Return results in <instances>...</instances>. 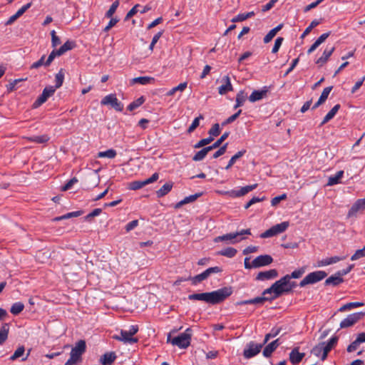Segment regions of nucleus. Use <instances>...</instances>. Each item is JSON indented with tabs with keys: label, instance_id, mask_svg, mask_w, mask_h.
Instances as JSON below:
<instances>
[{
	"label": "nucleus",
	"instance_id": "obj_1",
	"mask_svg": "<svg viewBox=\"0 0 365 365\" xmlns=\"http://www.w3.org/2000/svg\"><path fill=\"white\" fill-rule=\"evenodd\" d=\"M232 293L231 287H225L210 292L192 294L188 296V299L190 300L203 301L211 304H217L225 301Z\"/></svg>",
	"mask_w": 365,
	"mask_h": 365
},
{
	"label": "nucleus",
	"instance_id": "obj_2",
	"mask_svg": "<svg viewBox=\"0 0 365 365\" xmlns=\"http://www.w3.org/2000/svg\"><path fill=\"white\" fill-rule=\"evenodd\" d=\"M289 279H290V277H289V274L285 275L280 279L276 281L269 288L266 289L263 292L262 295L273 293L274 296L270 298L271 300L280 297L283 293H289Z\"/></svg>",
	"mask_w": 365,
	"mask_h": 365
},
{
	"label": "nucleus",
	"instance_id": "obj_3",
	"mask_svg": "<svg viewBox=\"0 0 365 365\" xmlns=\"http://www.w3.org/2000/svg\"><path fill=\"white\" fill-rule=\"evenodd\" d=\"M178 330V329L172 330V331L168 335L167 342L180 349H186L190 344L192 329L190 328H187L184 333L171 339V334L177 332Z\"/></svg>",
	"mask_w": 365,
	"mask_h": 365
},
{
	"label": "nucleus",
	"instance_id": "obj_4",
	"mask_svg": "<svg viewBox=\"0 0 365 365\" xmlns=\"http://www.w3.org/2000/svg\"><path fill=\"white\" fill-rule=\"evenodd\" d=\"M337 341L338 336H333L327 343L321 342L317 344L312 349L311 353L317 357L321 356L322 360L324 361L327 359L328 353L336 345Z\"/></svg>",
	"mask_w": 365,
	"mask_h": 365
},
{
	"label": "nucleus",
	"instance_id": "obj_5",
	"mask_svg": "<svg viewBox=\"0 0 365 365\" xmlns=\"http://www.w3.org/2000/svg\"><path fill=\"white\" fill-rule=\"evenodd\" d=\"M86 344L84 340H79L72 348L70 358L65 363V365H74L81 359V356L86 351Z\"/></svg>",
	"mask_w": 365,
	"mask_h": 365
},
{
	"label": "nucleus",
	"instance_id": "obj_6",
	"mask_svg": "<svg viewBox=\"0 0 365 365\" xmlns=\"http://www.w3.org/2000/svg\"><path fill=\"white\" fill-rule=\"evenodd\" d=\"M250 234V230H242L240 232H230L222 236H218L215 238L214 242H218L225 241L227 242V243L235 244L243 239V237H242V235Z\"/></svg>",
	"mask_w": 365,
	"mask_h": 365
},
{
	"label": "nucleus",
	"instance_id": "obj_7",
	"mask_svg": "<svg viewBox=\"0 0 365 365\" xmlns=\"http://www.w3.org/2000/svg\"><path fill=\"white\" fill-rule=\"evenodd\" d=\"M327 274L324 271H315L308 274L299 283V286L303 287L307 284L317 283L327 277Z\"/></svg>",
	"mask_w": 365,
	"mask_h": 365
},
{
	"label": "nucleus",
	"instance_id": "obj_8",
	"mask_svg": "<svg viewBox=\"0 0 365 365\" xmlns=\"http://www.w3.org/2000/svg\"><path fill=\"white\" fill-rule=\"evenodd\" d=\"M102 106L110 105L113 108L117 111H122L123 110V104L120 102L116 98L115 94H109L106 96L101 101Z\"/></svg>",
	"mask_w": 365,
	"mask_h": 365
},
{
	"label": "nucleus",
	"instance_id": "obj_9",
	"mask_svg": "<svg viewBox=\"0 0 365 365\" xmlns=\"http://www.w3.org/2000/svg\"><path fill=\"white\" fill-rule=\"evenodd\" d=\"M365 316V312H356L351 314L346 317L344 319H343L340 323V328L344 329L348 328L356 322H358L360 319H361Z\"/></svg>",
	"mask_w": 365,
	"mask_h": 365
},
{
	"label": "nucleus",
	"instance_id": "obj_10",
	"mask_svg": "<svg viewBox=\"0 0 365 365\" xmlns=\"http://www.w3.org/2000/svg\"><path fill=\"white\" fill-rule=\"evenodd\" d=\"M56 91V88L52 86H46L43 90L42 93L38 96V98L35 101L33 104L34 108H38L44 103L48 98L53 95Z\"/></svg>",
	"mask_w": 365,
	"mask_h": 365
},
{
	"label": "nucleus",
	"instance_id": "obj_11",
	"mask_svg": "<svg viewBox=\"0 0 365 365\" xmlns=\"http://www.w3.org/2000/svg\"><path fill=\"white\" fill-rule=\"evenodd\" d=\"M159 178V175L157 173H155L152 175V176L145 180H136L130 182V189L136 190L142 188L145 185L155 182Z\"/></svg>",
	"mask_w": 365,
	"mask_h": 365
},
{
	"label": "nucleus",
	"instance_id": "obj_12",
	"mask_svg": "<svg viewBox=\"0 0 365 365\" xmlns=\"http://www.w3.org/2000/svg\"><path fill=\"white\" fill-rule=\"evenodd\" d=\"M264 344H257L253 341L247 344V349L244 350L243 355L245 358L250 359L257 355L261 351V349Z\"/></svg>",
	"mask_w": 365,
	"mask_h": 365
},
{
	"label": "nucleus",
	"instance_id": "obj_13",
	"mask_svg": "<svg viewBox=\"0 0 365 365\" xmlns=\"http://www.w3.org/2000/svg\"><path fill=\"white\" fill-rule=\"evenodd\" d=\"M120 335H114L113 338L118 341H123L125 344H134L138 341V339L133 337L128 331L122 329L120 331Z\"/></svg>",
	"mask_w": 365,
	"mask_h": 365
},
{
	"label": "nucleus",
	"instance_id": "obj_14",
	"mask_svg": "<svg viewBox=\"0 0 365 365\" xmlns=\"http://www.w3.org/2000/svg\"><path fill=\"white\" fill-rule=\"evenodd\" d=\"M273 262V259L270 255H264L257 257L252 261L253 267H260L270 264Z\"/></svg>",
	"mask_w": 365,
	"mask_h": 365
},
{
	"label": "nucleus",
	"instance_id": "obj_15",
	"mask_svg": "<svg viewBox=\"0 0 365 365\" xmlns=\"http://www.w3.org/2000/svg\"><path fill=\"white\" fill-rule=\"evenodd\" d=\"M365 210V198L357 200L349 210L347 216L351 217L356 216V214Z\"/></svg>",
	"mask_w": 365,
	"mask_h": 365
},
{
	"label": "nucleus",
	"instance_id": "obj_16",
	"mask_svg": "<svg viewBox=\"0 0 365 365\" xmlns=\"http://www.w3.org/2000/svg\"><path fill=\"white\" fill-rule=\"evenodd\" d=\"M277 276V271L275 269H272L267 271L259 272L256 277V279L259 281H264L276 278Z\"/></svg>",
	"mask_w": 365,
	"mask_h": 365
},
{
	"label": "nucleus",
	"instance_id": "obj_17",
	"mask_svg": "<svg viewBox=\"0 0 365 365\" xmlns=\"http://www.w3.org/2000/svg\"><path fill=\"white\" fill-rule=\"evenodd\" d=\"M268 92V88L264 86L262 90H255L249 96L248 99L250 102L254 103L264 98Z\"/></svg>",
	"mask_w": 365,
	"mask_h": 365
},
{
	"label": "nucleus",
	"instance_id": "obj_18",
	"mask_svg": "<svg viewBox=\"0 0 365 365\" xmlns=\"http://www.w3.org/2000/svg\"><path fill=\"white\" fill-rule=\"evenodd\" d=\"M222 82H223L224 84L218 88V93L220 95H225L228 91H232L233 90L232 85L230 82V78L228 76H223L222 78Z\"/></svg>",
	"mask_w": 365,
	"mask_h": 365
},
{
	"label": "nucleus",
	"instance_id": "obj_19",
	"mask_svg": "<svg viewBox=\"0 0 365 365\" xmlns=\"http://www.w3.org/2000/svg\"><path fill=\"white\" fill-rule=\"evenodd\" d=\"M257 185H258L256 183V184L242 187L238 190H232L231 196L235 197H239L245 195L249 192H251L253 190H255V188H257Z\"/></svg>",
	"mask_w": 365,
	"mask_h": 365
},
{
	"label": "nucleus",
	"instance_id": "obj_20",
	"mask_svg": "<svg viewBox=\"0 0 365 365\" xmlns=\"http://www.w3.org/2000/svg\"><path fill=\"white\" fill-rule=\"evenodd\" d=\"M299 347L294 348L289 353V361L293 364H297L302 361L305 356L304 353H300L299 351Z\"/></svg>",
	"mask_w": 365,
	"mask_h": 365
},
{
	"label": "nucleus",
	"instance_id": "obj_21",
	"mask_svg": "<svg viewBox=\"0 0 365 365\" xmlns=\"http://www.w3.org/2000/svg\"><path fill=\"white\" fill-rule=\"evenodd\" d=\"M280 344L279 339H277L268 344L263 350V356L267 358L270 357L272 354L277 349Z\"/></svg>",
	"mask_w": 365,
	"mask_h": 365
},
{
	"label": "nucleus",
	"instance_id": "obj_22",
	"mask_svg": "<svg viewBox=\"0 0 365 365\" xmlns=\"http://www.w3.org/2000/svg\"><path fill=\"white\" fill-rule=\"evenodd\" d=\"M334 50L335 48L334 46L330 48L327 47L324 51L322 56L316 61V63L319 66H322L326 63Z\"/></svg>",
	"mask_w": 365,
	"mask_h": 365
},
{
	"label": "nucleus",
	"instance_id": "obj_23",
	"mask_svg": "<svg viewBox=\"0 0 365 365\" xmlns=\"http://www.w3.org/2000/svg\"><path fill=\"white\" fill-rule=\"evenodd\" d=\"M116 359V354L113 351L105 353L100 359L102 365H111Z\"/></svg>",
	"mask_w": 365,
	"mask_h": 365
},
{
	"label": "nucleus",
	"instance_id": "obj_24",
	"mask_svg": "<svg viewBox=\"0 0 365 365\" xmlns=\"http://www.w3.org/2000/svg\"><path fill=\"white\" fill-rule=\"evenodd\" d=\"M344 279L341 275L339 274V272H337L335 274L330 276L325 280L326 285H331V286H337L342 283Z\"/></svg>",
	"mask_w": 365,
	"mask_h": 365
},
{
	"label": "nucleus",
	"instance_id": "obj_25",
	"mask_svg": "<svg viewBox=\"0 0 365 365\" xmlns=\"http://www.w3.org/2000/svg\"><path fill=\"white\" fill-rule=\"evenodd\" d=\"M269 299L268 297H265V295H263L262 297H257L252 299L237 302V305L263 304L265 301Z\"/></svg>",
	"mask_w": 365,
	"mask_h": 365
},
{
	"label": "nucleus",
	"instance_id": "obj_26",
	"mask_svg": "<svg viewBox=\"0 0 365 365\" xmlns=\"http://www.w3.org/2000/svg\"><path fill=\"white\" fill-rule=\"evenodd\" d=\"M340 105L339 104H336L329 111V113L325 115V117L324 118L323 120L321 122L319 126H322L324 125V124H326L327 123H328L330 120H331L334 115L336 114V113L338 112V110H339L340 108Z\"/></svg>",
	"mask_w": 365,
	"mask_h": 365
},
{
	"label": "nucleus",
	"instance_id": "obj_27",
	"mask_svg": "<svg viewBox=\"0 0 365 365\" xmlns=\"http://www.w3.org/2000/svg\"><path fill=\"white\" fill-rule=\"evenodd\" d=\"M282 330V327H273L271 329L270 332H269L268 334H265L264 339V341H263V344H267V342L271 338H274V337H276L277 336H278L281 333Z\"/></svg>",
	"mask_w": 365,
	"mask_h": 365
},
{
	"label": "nucleus",
	"instance_id": "obj_28",
	"mask_svg": "<svg viewBox=\"0 0 365 365\" xmlns=\"http://www.w3.org/2000/svg\"><path fill=\"white\" fill-rule=\"evenodd\" d=\"M173 182H167L163 185L158 190L156 191L158 197H162L167 195L173 188Z\"/></svg>",
	"mask_w": 365,
	"mask_h": 365
},
{
	"label": "nucleus",
	"instance_id": "obj_29",
	"mask_svg": "<svg viewBox=\"0 0 365 365\" xmlns=\"http://www.w3.org/2000/svg\"><path fill=\"white\" fill-rule=\"evenodd\" d=\"M247 98V94L244 91H240L236 95V104L235 105L234 108L242 106Z\"/></svg>",
	"mask_w": 365,
	"mask_h": 365
},
{
	"label": "nucleus",
	"instance_id": "obj_30",
	"mask_svg": "<svg viewBox=\"0 0 365 365\" xmlns=\"http://www.w3.org/2000/svg\"><path fill=\"white\" fill-rule=\"evenodd\" d=\"M282 27H283V24H279L275 28H274L272 30H270L268 32V34L264 36V43H267L269 41H271V40L275 36L277 33L282 29Z\"/></svg>",
	"mask_w": 365,
	"mask_h": 365
},
{
	"label": "nucleus",
	"instance_id": "obj_31",
	"mask_svg": "<svg viewBox=\"0 0 365 365\" xmlns=\"http://www.w3.org/2000/svg\"><path fill=\"white\" fill-rule=\"evenodd\" d=\"M344 171L339 170L334 175H331L329 178L327 185L332 186L340 182V180L343 177Z\"/></svg>",
	"mask_w": 365,
	"mask_h": 365
},
{
	"label": "nucleus",
	"instance_id": "obj_32",
	"mask_svg": "<svg viewBox=\"0 0 365 365\" xmlns=\"http://www.w3.org/2000/svg\"><path fill=\"white\" fill-rule=\"evenodd\" d=\"M154 81V78L148 76H140L134 78L131 80V84L140 83L141 85H147Z\"/></svg>",
	"mask_w": 365,
	"mask_h": 365
},
{
	"label": "nucleus",
	"instance_id": "obj_33",
	"mask_svg": "<svg viewBox=\"0 0 365 365\" xmlns=\"http://www.w3.org/2000/svg\"><path fill=\"white\" fill-rule=\"evenodd\" d=\"M76 46V43L72 41H67L65 42L58 49H57L58 53L60 55L64 54L66 51L73 49Z\"/></svg>",
	"mask_w": 365,
	"mask_h": 365
},
{
	"label": "nucleus",
	"instance_id": "obj_34",
	"mask_svg": "<svg viewBox=\"0 0 365 365\" xmlns=\"http://www.w3.org/2000/svg\"><path fill=\"white\" fill-rule=\"evenodd\" d=\"M222 272V269L220 267H213L207 269L205 271L202 272L200 274L203 280L207 279L211 274L219 273Z\"/></svg>",
	"mask_w": 365,
	"mask_h": 365
},
{
	"label": "nucleus",
	"instance_id": "obj_35",
	"mask_svg": "<svg viewBox=\"0 0 365 365\" xmlns=\"http://www.w3.org/2000/svg\"><path fill=\"white\" fill-rule=\"evenodd\" d=\"M202 195V193H196L195 195H191L190 196L185 197L182 200L180 201L176 204L175 207L178 208L180 206L187 204L196 200L199 197Z\"/></svg>",
	"mask_w": 365,
	"mask_h": 365
},
{
	"label": "nucleus",
	"instance_id": "obj_36",
	"mask_svg": "<svg viewBox=\"0 0 365 365\" xmlns=\"http://www.w3.org/2000/svg\"><path fill=\"white\" fill-rule=\"evenodd\" d=\"M64 76H65V73H64L63 68H61L59 70V71L56 74L55 86H53L54 88H56V90L57 88H59L63 85V80H64Z\"/></svg>",
	"mask_w": 365,
	"mask_h": 365
},
{
	"label": "nucleus",
	"instance_id": "obj_37",
	"mask_svg": "<svg viewBox=\"0 0 365 365\" xmlns=\"http://www.w3.org/2000/svg\"><path fill=\"white\" fill-rule=\"evenodd\" d=\"M237 251L233 247H227L224 250L219 251L217 254L218 255L225 256L229 258H232L235 256Z\"/></svg>",
	"mask_w": 365,
	"mask_h": 365
},
{
	"label": "nucleus",
	"instance_id": "obj_38",
	"mask_svg": "<svg viewBox=\"0 0 365 365\" xmlns=\"http://www.w3.org/2000/svg\"><path fill=\"white\" fill-rule=\"evenodd\" d=\"M28 140L35 143L41 144L48 141L49 137L47 135H36L27 138Z\"/></svg>",
	"mask_w": 365,
	"mask_h": 365
},
{
	"label": "nucleus",
	"instance_id": "obj_39",
	"mask_svg": "<svg viewBox=\"0 0 365 365\" xmlns=\"http://www.w3.org/2000/svg\"><path fill=\"white\" fill-rule=\"evenodd\" d=\"M246 153V150H242L238 151L235 155H234L228 162V164L225 167L226 170H229L231 167L236 163V161L242 157Z\"/></svg>",
	"mask_w": 365,
	"mask_h": 365
},
{
	"label": "nucleus",
	"instance_id": "obj_40",
	"mask_svg": "<svg viewBox=\"0 0 365 365\" xmlns=\"http://www.w3.org/2000/svg\"><path fill=\"white\" fill-rule=\"evenodd\" d=\"M9 324H4L0 329V345L3 344L8 338L9 335Z\"/></svg>",
	"mask_w": 365,
	"mask_h": 365
},
{
	"label": "nucleus",
	"instance_id": "obj_41",
	"mask_svg": "<svg viewBox=\"0 0 365 365\" xmlns=\"http://www.w3.org/2000/svg\"><path fill=\"white\" fill-rule=\"evenodd\" d=\"M83 213V211H82V210L71 212H68L66 215H63L62 216L56 217L52 219V220L53 221H58V220H66V219H68V218L73 217H78V216H81Z\"/></svg>",
	"mask_w": 365,
	"mask_h": 365
},
{
	"label": "nucleus",
	"instance_id": "obj_42",
	"mask_svg": "<svg viewBox=\"0 0 365 365\" xmlns=\"http://www.w3.org/2000/svg\"><path fill=\"white\" fill-rule=\"evenodd\" d=\"M145 102V98L143 96H140L135 101L130 103L128 106V110L130 111H133L139 106H140Z\"/></svg>",
	"mask_w": 365,
	"mask_h": 365
},
{
	"label": "nucleus",
	"instance_id": "obj_43",
	"mask_svg": "<svg viewBox=\"0 0 365 365\" xmlns=\"http://www.w3.org/2000/svg\"><path fill=\"white\" fill-rule=\"evenodd\" d=\"M117 155V153L113 149H108L106 151L99 152L98 153V158H108L110 159L114 158Z\"/></svg>",
	"mask_w": 365,
	"mask_h": 365
},
{
	"label": "nucleus",
	"instance_id": "obj_44",
	"mask_svg": "<svg viewBox=\"0 0 365 365\" xmlns=\"http://www.w3.org/2000/svg\"><path fill=\"white\" fill-rule=\"evenodd\" d=\"M322 21V19L320 20L314 19L313 20L310 25L306 28V29L304 31L303 34L301 36V38H304L307 35H308L311 31L316 26H317Z\"/></svg>",
	"mask_w": 365,
	"mask_h": 365
},
{
	"label": "nucleus",
	"instance_id": "obj_45",
	"mask_svg": "<svg viewBox=\"0 0 365 365\" xmlns=\"http://www.w3.org/2000/svg\"><path fill=\"white\" fill-rule=\"evenodd\" d=\"M364 305L362 302H350L347 303L342 307H341L339 309V312H345L346 310H350L353 308L359 307Z\"/></svg>",
	"mask_w": 365,
	"mask_h": 365
},
{
	"label": "nucleus",
	"instance_id": "obj_46",
	"mask_svg": "<svg viewBox=\"0 0 365 365\" xmlns=\"http://www.w3.org/2000/svg\"><path fill=\"white\" fill-rule=\"evenodd\" d=\"M24 309V305L21 302H16L14 303L10 309L11 314L14 315H17L21 313Z\"/></svg>",
	"mask_w": 365,
	"mask_h": 365
},
{
	"label": "nucleus",
	"instance_id": "obj_47",
	"mask_svg": "<svg viewBox=\"0 0 365 365\" xmlns=\"http://www.w3.org/2000/svg\"><path fill=\"white\" fill-rule=\"evenodd\" d=\"M342 259V258H340L339 257H332L329 258L324 259L319 262V266H326L329 265L331 264L336 263Z\"/></svg>",
	"mask_w": 365,
	"mask_h": 365
},
{
	"label": "nucleus",
	"instance_id": "obj_48",
	"mask_svg": "<svg viewBox=\"0 0 365 365\" xmlns=\"http://www.w3.org/2000/svg\"><path fill=\"white\" fill-rule=\"evenodd\" d=\"M202 119H204V116L202 114H200L198 117L195 118L192 121V124L188 128L187 133H192L199 126L200 120Z\"/></svg>",
	"mask_w": 365,
	"mask_h": 365
},
{
	"label": "nucleus",
	"instance_id": "obj_49",
	"mask_svg": "<svg viewBox=\"0 0 365 365\" xmlns=\"http://www.w3.org/2000/svg\"><path fill=\"white\" fill-rule=\"evenodd\" d=\"M284 230H267L264 232L260 235V237L262 238H267L277 235L279 233H281Z\"/></svg>",
	"mask_w": 365,
	"mask_h": 365
},
{
	"label": "nucleus",
	"instance_id": "obj_50",
	"mask_svg": "<svg viewBox=\"0 0 365 365\" xmlns=\"http://www.w3.org/2000/svg\"><path fill=\"white\" fill-rule=\"evenodd\" d=\"M187 82H183L180 83L178 86H175L170 89L167 95L168 96H173L174 93L177 91H183L187 88Z\"/></svg>",
	"mask_w": 365,
	"mask_h": 365
},
{
	"label": "nucleus",
	"instance_id": "obj_51",
	"mask_svg": "<svg viewBox=\"0 0 365 365\" xmlns=\"http://www.w3.org/2000/svg\"><path fill=\"white\" fill-rule=\"evenodd\" d=\"M214 140V138L212 137L209 136L208 138L201 139L200 141H198L195 145V148H200L202 147H204L208 144H210L211 142Z\"/></svg>",
	"mask_w": 365,
	"mask_h": 365
},
{
	"label": "nucleus",
	"instance_id": "obj_52",
	"mask_svg": "<svg viewBox=\"0 0 365 365\" xmlns=\"http://www.w3.org/2000/svg\"><path fill=\"white\" fill-rule=\"evenodd\" d=\"M119 6V0L115 1L110 6L109 9L106 13V17L111 18L113 14L115 12L117 8Z\"/></svg>",
	"mask_w": 365,
	"mask_h": 365
},
{
	"label": "nucleus",
	"instance_id": "obj_53",
	"mask_svg": "<svg viewBox=\"0 0 365 365\" xmlns=\"http://www.w3.org/2000/svg\"><path fill=\"white\" fill-rule=\"evenodd\" d=\"M208 133L210 136L212 137L213 138L218 136L220 134V125L218 123H215L209 130Z\"/></svg>",
	"mask_w": 365,
	"mask_h": 365
},
{
	"label": "nucleus",
	"instance_id": "obj_54",
	"mask_svg": "<svg viewBox=\"0 0 365 365\" xmlns=\"http://www.w3.org/2000/svg\"><path fill=\"white\" fill-rule=\"evenodd\" d=\"M25 352V348L24 346H20L14 351V354L10 357V360L15 361L18 358L22 356Z\"/></svg>",
	"mask_w": 365,
	"mask_h": 365
},
{
	"label": "nucleus",
	"instance_id": "obj_55",
	"mask_svg": "<svg viewBox=\"0 0 365 365\" xmlns=\"http://www.w3.org/2000/svg\"><path fill=\"white\" fill-rule=\"evenodd\" d=\"M333 86H328L324 88L319 100H320L321 102L324 103L326 100L327 99L330 92L332 91Z\"/></svg>",
	"mask_w": 365,
	"mask_h": 365
},
{
	"label": "nucleus",
	"instance_id": "obj_56",
	"mask_svg": "<svg viewBox=\"0 0 365 365\" xmlns=\"http://www.w3.org/2000/svg\"><path fill=\"white\" fill-rule=\"evenodd\" d=\"M60 53H58V51L57 49H54L51 51V53L49 54L47 60L46 61V63H45V66H48L51 65V63H52V61L54 60V58L56 57V56H60Z\"/></svg>",
	"mask_w": 365,
	"mask_h": 365
},
{
	"label": "nucleus",
	"instance_id": "obj_57",
	"mask_svg": "<svg viewBox=\"0 0 365 365\" xmlns=\"http://www.w3.org/2000/svg\"><path fill=\"white\" fill-rule=\"evenodd\" d=\"M207 154V152L204 148H202L195 154V155L192 157V160L200 161L205 158Z\"/></svg>",
	"mask_w": 365,
	"mask_h": 365
},
{
	"label": "nucleus",
	"instance_id": "obj_58",
	"mask_svg": "<svg viewBox=\"0 0 365 365\" xmlns=\"http://www.w3.org/2000/svg\"><path fill=\"white\" fill-rule=\"evenodd\" d=\"M242 110H239L237 113L230 116L228 118H227L224 122L222 123V125L225 126L227 124L231 123L234 122L241 114Z\"/></svg>",
	"mask_w": 365,
	"mask_h": 365
},
{
	"label": "nucleus",
	"instance_id": "obj_59",
	"mask_svg": "<svg viewBox=\"0 0 365 365\" xmlns=\"http://www.w3.org/2000/svg\"><path fill=\"white\" fill-rule=\"evenodd\" d=\"M51 46H52V47L55 48L61 43L60 38L56 36V33L54 30L51 31Z\"/></svg>",
	"mask_w": 365,
	"mask_h": 365
},
{
	"label": "nucleus",
	"instance_id": "obj_60",
	"mask_svg": "<svg viewBox=\"0 0 365 365\" xmlns=\"http://www.w3.org/2000/svg\"><path fill=\"white\" fill-rule=\"evenodd\" d=\"M77 182L78 179L76 177L71 178L62 187L61 190L66 191L70 190L72 187V186Z\"/></svg>",
	"mask_w": 365,
	"mask_h": 365
},
{
	"label": "nucleus",
	"instance_id": "obj_61",
	"mask_svg": "<svg viewBox=\"0 0 365 365\" xmlns=\"http://www.w3.org/2000/svg\"><path fill=\"white\" fill-rule=\"evenodd\" d=\"M284 41V38L282 37H278L276 38L275 40V42H274V45L272 48V52L273 53H276L278 52L280 46H282V43Z\"/></svg>",
	"mask_w": 365,
	"mask_h": 365
},
{
	"label": "nucleus",
	"instance_id": "obj_62",
	"mask_svg": "<svg viewBox=\"0 0 365 365\" xmlns=\"http://www.w3.org/2000/svg\"><path fill=\"white\" fill-rule=\"evenodd\" d=\"M45 58H46V56L43 55L38 61H37L36 62H34V63L31 64L30 68L34 69V68H38L41 67V66H45V63H46Z\"/></svg>",
	"mask_w": 365,
	"mask_h": 365
},
{
	"label": "nucleus",
	"instance_id": "obj_63",
	"mask_svg": "<svg viewBox=\"0 0 365 365\" xmlns=\"http://www.w3.org/2000/svg\"><path fill=\"white\" fill-rule=\"evenodd\" d=\"M365 256V248H362L356 251V252L351 256V259L352 261L356 260L361 257Z\"/></svg>",
	"mask_w": 365,
	"mask_h": 365
},
{
	"label": "nucleus",
	"instance_id": "obj_64",
	"mask_svg": "<svg viewBox=\"0 0 365 365\" xmlns=\"http://www.w3.org/2000/svg\"><path fill=\"white\" fill-rule=\"evenodd\" d=\"M227 143L224 144L222 146H221L218 150H217L212 155L213 158H217L220 156L224 155L226 152Z\"/></svg>",
	"mask_w": 365,
	"mask_h": 365
}]
</instances>
